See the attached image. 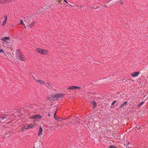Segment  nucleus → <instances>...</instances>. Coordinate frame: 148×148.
<instances>
[{
  "label": "nucleus",
  "mask_w": 148,
  "mask_h": 148,
  "mask_svg": "<svg viewBox=\"0 0 148 148\" xmlns=\"http://www.w3.org/2000/svg\"><path fill=\"white\" fill-rule=\"evenodd\" d=\"M10 0H0V3L2 5H3L5 3H10Z\"/></svg>",
  "instance_id": "3"
},
{
  "label": "nucleus",
  "mask_w": 148,
  "mask_h": 148,
  "mask_svg": "<svg viewBox=\"0 0 148 148\" xmlns=\"http://www.w3.org/2000/svg\"><path fill=\"white\" fill-rule=\"evenodd\" d=\"M139 72H133L131 74V75L133 77H136L139 74Z\"/></svg>",
  "instance_id": "5"
},
{
  "label": "nucleus",
  "mask_w": 148,
  "mask_h": 148,
  "mask_svg": "<svg viewBox=\"0 0 148 148\" xmlns=\"http://www.w3.org/2000/svg\"><path fill=\"white\" fill-rule=\"evenodd\" d=\"M104 7H106V8H107L108 7L107 6H106V5H104Z\"/></svg>",
  "instance_id": "32"
},
{
  "label": "nucleus",
  "mask_w": 148,
  "mask_h": 148,
  "mask_svg": "<svg viewBox=\"0 0 148 148\" xmlns=\"http://www.w3.org/2000/svg\"><path fill=\"white\" fill-rule=\"evenodd\" d=\"M27 18V19H28V20H30V17H26L25 18Z\"/></svg>",
  "instance_id": "28"
},
{
  "label": "nucleus",
  "mask_w": 148,
  "mask_h": 148,
  "mask_svg": "<svg viewBox=\"0 0 148 148\" xmlns=\"http://www.w3.org/2000/svg\"><path fill=\"white\" fill-rule=\"evenodd\" d=\"M60 2H61V1H58V2H59V3H60Z\"/></svg>",
  "instance_id": "37"
},
{
  "label": "nucleus",
  "mask_w": 148,
  "mask_h": 148,
  "mask_svg": "<svg viewBox=\"0 0 148 148\" xmlns=\"http://www.w3.org/2000/svg\"><path fill=\"white\" fill-rule=\"evenodd\" d=\"M61 95H62V94H56L53 95L54 97V98L55 99H56V100L58 98L60 97V96Z\"/></svg>",
  "instance_id": "9"
},
{
  "label": "nucleus",
  "mask_w": 148,
  "mask_h": 148,
  "mask_svg": "<svg viewBox=\"0 0 148 148\" xmlns=\"http://www.w3.org/2000/svg\"><path fill=\"white\" fill-rule=\"evenodd\" d=\"M99 7V6L97 7V8H96L95 9H97Z\"/></svg>",
  "instance_id": "35"
},
{
  "label": "nucleus",
  "mask_w": 148,
  "mask_h": 148,
  "mask_svg": "<svg viewBox=\"0 0 148 148\" xmlns=\"http://www.w3.org/2000/svg\"><path fill=\"white\" fill-rule=\"evenodd\" d=\"M5 118V117H1V118L2 119H3Z\"/></svg>",
  "instance_id": "33"
},
{
  "label": "nucleus",
  "mask_w": 148,
  "mask_h": 148,
  "mask_svg": "<svg viewBox=\"0 0 148 148\" xmlns=\"http://www.w3.org/2000/svg\"><path fill=\"white\" fill-rule=\"evenodd\" d=\"M127 101H125L124 102V103L122 104L121 106L120 107V108H121L123 107H124L125 105H126L127 104Z\"/></svg>",
  "instance_id": "12"
},
{
  "label": "nucleus",
  "mask_w": 148,
  "mask_h": 148,
  "mask_svg": "<svg viewBox=\"0 0 148 148\" xmlns=\"http://www.w3.org/2000/svg\"><path fill=\"white\" fill-rule=\"evenodd\" d=\"M48 116L49 117L50 116V113H48Z\"/></svg>",
  "instance_id": "31"
},
{
  "label": "nucleus",
  "mask_w": 148,
  "mask_h": 148,
  "mask_svg": "<svg viewBox=\"0 0 148 148\" xmlns=\"http://www.w3.org/2000/svg\"><path fill=\"white\" fill-rule=\"evenodd\" d=\"M20 50L17 49L16 50V58L21 61H25L26 60L25 58L21 53H20Z\"/></svg>",
  "instance_id": "1"
},
{
  "label": "nucleus",
  "mask_w": 148,
  "mask_h": 148,
  "mask_svg": "<svg viewBox=\"0 0 148 148\" xmlns=\"http://www.w3.org/2000/svg\"><path fill=\"white\" fill-rule=\"evenodd\" d=\"M34 79L36 80V82H39V83H40V84H45V82L42 80H37V79H35L34 77Z\"/></svg>",
  "instance_id": "10"
},
{
  "label": "nucleus",
  "mask_w": 148,
  "mask_h": 148,
  "mask_svg": "<svg viewBox=\"0 0 148 148\" xmlns=\"http://www.w3.org/2000/svg\"><path fill=\"white\" fill-rule=\"evenodd\" d=\"M56 113L55 112V113H54V118L55 119H56V120H58V118L57 117V116L56 115Z\"/></svg>",
  "instance_id": "23"
},
{
  "label": "nucleus",
  "mask_w": 148,
  "mask_h": 148,
  "mask_svg": "<svg viewBox=\"0 0 148 148\" xmlns=\"http://www.w3.org/2000/svg\"><path fill=\"white\" fill-rule=\"evenodd\" d=\"M144 103V101H142V102H140L138 104H137V107H140L141 106L143 105Z\"/></svg>",
  "instance_id": "16"
},
{
  "label": "nucleus",
  "mask_w": 148,
  "mask_h": 148,
  "mask_svg": "<svg viewBox=\"0 0 148 148\" xmlns=\"http://www.w3.org/2000/svg\"><path fill=\"white\" fill-rule=\"evenodd\" d=\"M54 97L53 95H52L51 97H48L47 99L50 100V101H54L56 100V99L54 98Z\"/></svg>",
  "instance_id": "6"
},
{
  "label": "nucleus",
  "mask_w": 148,
  "mask_h": 148,
  "mask_svg": "<svg viewBox=\"0 0 148 148\" xmlns=\"http://www.w3.org/2000/svg\"><path fill=\"white\" fill-rule=\"evenodd\" d=\"M57 120L59 121H61V120H62L61 118H58V120Z\"/></svg>",
  "instance_id": "27"
},
{
  "label": "nucleus",
  "mask_w": 148,
  "mask_h": 148,
  "mask_svg": "<svg viewBox=\"0 0 148 148\" xmlns=\"http://www.w3.org/2000/svg\"><path fill=\"white\" fill-rule=\"evenodd\" d=\"M140 127L138 129H140Z\"/></svg>",
  "instance_id": "41"
},
{
  "label": "nucleus",
  "mask_w": 148,
  "mask_h": 148,
  "mask_svg": "<svg viewBox=\"0 0 148 148\" xmlns=\"http://www.w3.org/2000/svg\"><path fill=\"white\" fill-rule=\"evenodd\" d=\"M129 143H128L127 145H128L129 144Z\"/></svg>",
  "instance_id": "39"
},
{
  "label": "nucleus",
  "mask_w": 148,
  "mask_h": 148,
  "mask_svg": "<svg viewBox=\"0 0 148 148\" xmlns=\"http://www.w3.org/2000/svg\"><path fill=\"white\" fill-rule=\"evenodd\" d=\"M34 126L33 124H30L29 125H28V127L26 128L27 130L28 129L31 128Z\"/></svg>",
  "instance_id": "18"
},
{
  "label": "nucleus",
  "mask_w": 148,
  "mask_h": 148,
  "mask_svg": "<svg viewBox=\"0 0 148 148\" xmlns=\"http://www.w3.org/2000/svg\"><path fill=\"white\" fill-rule=\"evenodd\" d=\"M10 39V38L8 37H3L1 39V40L5 42V43L7 44L8 43L7 41V40H9Z\"/></svg>",
  "instance_id": "2"
},
{
  "label": "nucleus",
  "mask_w": 148,
  "mask_h": 148,
  "mask_svg": "<svg viewBox=\"0 0 148 148\" xmlns=\"http://www.w3.org/2000/svg\"><path fill=\"white\" fill-rule=\"evenodd\" d=\"M42 129L41 127H40L38 132V135L39 136L40 134L42 133Z\"/></svg>",
  "instance_id": "15"
},
{
  "label": "nucleus",
  "mask_w": 148,
  "mask_h": 148,
  "mask_svg": "<svg viewBox=\"0 0 148 148\" xmlns=\"http://www.w3.org/2000/svg\"><path fill=\"white\" fill-rule=\"evenodd\" d=\"M108 147L109 148H118V147H116L115 146L113 145L109 146Z\"/></svg>",
  "instance_id": "20"
},
{
  "label": "nucleus",
  "mask_w": 148,
  "mask_h": 148,
  "mask_svg": "<svg viewBox=\"0 0 148 148\" xmlns=\"http://www.w3.org/2000/svg\"><path fill=\"white\" fill-rule=\"evenodd\" d=\"M5 18L4 21L3 22V23H2V25L3 26H4L6 24V22L7 21V15H6L5 16Z\"/></svg>",
  "instance_id": "11"
},
{
  "label": "nucleus",
  "mask_w": 148,
  "mask_h": 148,
  "mask_svg": "<svg viewBox=\"0 0 148 148\" xmlns=\"http://www.w3.org/2000/svg\"><path fill=\"white\" fill-rule=\"evenodd\" d=\"M22 128L23 129H26V126H23L22 127Z\"/></svg>",
  "instance_id": "29"
},
{
  "label": "nucleus",
  "mask_w": 148,
  "mask_h": 148,
  "mask_svg": "<svg viewBox=\"0 0 148 148\" xmlns=\"http://www.w3.org/2000/svg\"><path fill=\"white\" fill-rule=\"evenodd\" d=\"M64 1L66 3H68L66 1V0H64Z\"/></svg>",
  "instance_id": "30"
},
{
  "label": "nucleus",
  "mask_w": 148,
  "mask_h": 148,
  "mask_svg": "<svg viewBox=\"0 0 148 148\" xmlns=\"http://www.w3.org/2000/svg\"><path fill=\"white\" fill-rule=\"evenodd\" d=\"M36 22L35 21H33L31 23H30L29 25V27L30 28H32L33 26H34Z\"/></svg>",
  "instance_id": "8"
},
{
  "label": "nucleus",
  "mask_w": 148,
  "mask_h": 148,
  "mask_svg": "<svg viewBox=\"0 0 148 148\" xmlns=\"http://www.w3.org/2000/svg\"><path fill=\"white\" fill-rule=\"evenodd\" d=\"M80 8H82V6H80Z\"/></svg>",
  "instance_id": "40"
},
{
  "label": "nucleus",
  "mask_w": 148,
  "mask_h": 148,
  "mask_svg": "<svg viewBox=\"0 0 148 148\" xmlns=\"http://www.w3.org/2000/svg\"><path fill=\"white\" fill-rule=\"evenodd\" d=\"M48 53V51L47 50H41L40 53L43 55H46Z\"/></svg>",
  "instance_id": "7"
},
{
  "label": "nucleus",
  "mask_w": 148,
  "mask_h": 148,
  "mask_svg": "<svg viewBox=\"0 0 148 148\" xmlns=\"http://www.w3.org/2000/svg\"><path fill=\"white\" fill-rule=\"evenodd\" d=\"M41 50L42 49H40V48H36L35 50L36 51L39 52L40 53L41 52Z\"/></svg>",
  "instance_id": "17"
},
{
  "label": "nucleus",
  "mask_w": 148,
  "mask_h": 148,
  "mask_svg": "<svg viewBox=\"0 0 148 148\" xmlns=\"http://www.w3.org/2000/svg\"><path fill=\"white\" fill-rule=\"evenodd\" d=\"M13 1V0H10V2H12Z\"/></svg>",
  "instance_id": "34"
},
{
  "label": "nucleus",
  "mask_w": 148,
  "mask_h": 148,
  "mask_svg": "<svg viewBox=\"0 0 148 148\" xmlns=\"http://www.w3.org/2000/svg\"><path fill=\"white\" fill-rule=\"evenodd\" d=\"M68 89L73 90L74 89V86H70L69 87Z\"/></svg>",
  "instance_id": "19"
},
{
  "label": "nucleus",
  "mask_w": 148,
  "mask_h": 148,
  "mask_svg": "<svg viewBox=\"0 0 148 148\" xmlns=\"http://www.w3.org/2000/svg\"><path fill=\"white\" fill-rule=\"evenodd\" d=\"M92 10H93V7H92Z\"/></svg>",
  "instance_id": "38"
},
{
  "label": "nucleus",
  "mask_w": 148,
  "mask_h": 148,
  "mask_svg": "<svg viewBox=\"0 0 148 148\" xmlns=\"http://www.w3.org/2000/svg\"><path fill=\"white\" fill-rule=\"evenodd\" d=\"M20 24L22 25H25V24L23 23V21L22 20H20Z\"/></svg>",
  "instance_id": "22"
},
{
  "label": "nucleus",
  "mask_w": 148,
  "mask_h": 148,
  "mask_svg": "<svg viewBox=\"0 0 148 148\" xmlns=\"http://www.w3.org/2000/svg\"><path fill=\"white\" fill-rule=\"evenodd\" d=\"M116 101H114L112 103V105H114L115 103H116Z\"/></svg>",
  "instance_id": "24"
},
{
  "label": "nucleus",
  "mask_w": 148,
  "mask_h": 148,
  "mask_svg": "<svg viewBox=\"0 0 148 148\" xmlns=\"http://www.w3.org/2000/svg\"><path fill=\"white\" fill-rule=\"evenodd\" d=\"M42 118L40 114L36 115L33 116V117H31L30 118L31 119L34 118L35 119H41Z\"/></svg>",
  "instance_id": "4"
},
{
  "label": "nucleus",
  "mask_w": 148,
  "mask_h": 148,
  "mask_svg": "<svg viewBox=\"0 0 148 148\" xmlns=\"http://www.w3.org/2000/svg\"><path fill=\"white\" fill-rule=\"evenodd\" d=\"M92 103L93 105V108L94 109L97 106V103L94 100H93Z\"/></svg>",
  "instance_id": "13"
},
{
  "label": "nucleus",
  "mask_w": 148,
  "mask_h": 148,
  "mask_svg": "<svg viewBox=\"0 0 148 148\" xmlns=\"http://www.w3.org/2000/svg\"><path fill=\"white\" fill-rule=\"evenodd\" d=\"M2 52H3V53H4L3 50L2 49H0V53Z\"/></svg>",
  "instance_id": "26"
},
{
  "label": "nucleus",
  "mask_w": 148,
  "mask_h": 148,
  "mask_svg": "<svg viewBox=\"0 0 148 148\" xmlns=\"http://www.w3.org/2000/svg\"><path fill=\"white\" fill-rule=\"evenodd\" d=\"M45 85L47 86V87L49 89H51L52 88V86H51V85L49 84V83H46V84Z\"/></svg>",
  "instance_id": "14"
},
{
  "label": "nucleus",
  "mask_w": 148,
  "mask_h": 148,
  "mask_svg": "<svg viewBox=\"0 0 148 148\" xmlns=\"http://www.w3.org/2000/svg\"><path fill=\"white\" fill-rule=\"evenodd\" d=\"M120 3L121 4V5H123V1L122 0H121L120 1Z\"/></svg>",
  "instance_id": "25"
},
{
  "label": "nucleus",
  "mask_w": 148,
  "mask_h": 148,
  "mask_svg": "<svg viewBox=\"0 0 148 148\" xmlns=\"http://www.w3.org/2000/svg\"><path fill=\"white\" fill-rule=\"evenodd\" d=\"M81 88L80 87L74 86V89L75 90L79 89Z\"/></svg>",
  "instance_id": "21"
},
{
  "label": "nucleus",
  "mask_w": 148,
  "mask_h": 148,
  "mask_svg": "<svg viewBox=\"0 0 148 148\" xmlns=\"http://www.w3.org/2000/svg\"><path fill=\"white\" fill-rule=\"evenodd\" d=\"M24 129H22V130H21V132L23 131Z\"/></svg>",
  "instance_id": "36"
}]
</instances>
